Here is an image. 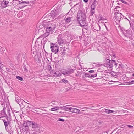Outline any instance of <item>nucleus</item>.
<instances>
[{
	"instance_id": "nucleus-1",
	"label": "nucleus",
	"mask_w": 134,
	"mask_h": 134,
	"mask_svg": "<svg viewBox=\"0 0 134 134\" xmlns=\"http://www.w3.org/2000/svg\"><path fill=\"white\" fill-rule=\"evenodd\" d=\"M59 15L57 12L55 10H53L51 11L50 13L44 15L43 17L45 20H48L50 21H53L54 18L57 17Z\"/></svg>"
},
{
	"instance_id": "nucleus-2",
	"label": "nucleus",
	"mask_w": 134,
	"mask_h": 134,
	"mask_svg": "<svg viewBox=\"0 0 134 134\" xmlns=\"http://www.w3.org/2000/svg\"><path fill=\"white\" fill-rule=\"evenodd\" d=\"M45 27L46 29V32L49 34H52L54 31L56 27V25L54 23H48L45 26Z\"/></svg>"
},
{
	"instance_id": "nucleus-3",
	"label": "nucleus",
	"mask_w": 134,
	"mask_h": 134,
	"mask_svg": "<svg viewBox=\"0 0 134 134\" xmlns=\"http://www.w3.org/2000/svg\"><path fill=\"white\" fill-rule=\"evenodd\" d=\"M117 64L115 61L113 60H111L107 59L106 60L105 63L104 64V66L107 67V68H111L114 65L115 67H116Z\"/></svg>"
},
{
	"instance_id": "nucleus-4",
	"label": "nucleus",
	"mask_w": 134,
	"mask_h": 134,
	"mask_svg": "<svg viewBox=\"0 0 134 134\" xmlns=\"http://www.w3.org/2000/svg\"><path fill=\"white\" fill-rule=\"evenodd\" d=\"M50 48L51 51L54 53L55 54L57 53L59 51V47L57 44L52 43L51 44Z\"/></svg>"
},
{
	"instance_id": "nucleus-5",
	"label": "nucleus",
	"mask_w": 134,
	"mask_h": 134,
	"mask_svg": "<svg viewBox=\"0 0 134 134\" xmlns=\"http://www.w3.org/2000/svg\"><path fill=\"white\" fill-rule=\"evenodd\" d=\"M115 20L117 24H119L120 23L121 20L123 19V15L121 13L115 12L114 13Z\"/></svg>"
},
{
	"instance_id": "nucleus-6",
	"label": "nucleus",
	"mask_w": 134,
	"mask_h": 134,
	"mask_svg": "<svg viewBox=\"0 0 134 134\" xmlns=\"http://www.w3.org/2000/svg\"><path fill=\"white\" fill-rule=\"evenodd\" d=\"M77 21H79V19H86V17L85 13L81 10H79L77 14Z\"/></svg>"
},
{
	"instance_id": "nucleus-7",
	"label": "nucleus",
	"mask_w": 134,
	"mask_h": 134,
	"mask_svg": "<svg viewBox=\"0 0 134 134\" xmlns=\"http://www.w3.org/2000/svg\"><path fill=\"white\" fill-rule=\"evenodd\" d=\"M0 7L2 8H4L9 5V4L10 2L8 0H4L2 2H1Z\"/></svg>"
},
{
	"instance_id": "nucleus-8",
	"label": "nucleus",
	"mask_w": 134,
	"mask_h": 134,
	"mask_svg": "<svg viewBox=\"0 0 134 134\" xmlns=\"http://www.w3.org/2000/svg\"><path fill=\"white\" fill-rule=\"evenodd\" d=\"M62 35H59L57 38L58 40L56 43L57 44H58L59 45H62L64 43V41L63 40L62 38H61Z\"/></svg>"
},
{
	"instance_id": "nucleus-9",
	"label": "nucleus",
	"mask_w": 134,
	"mask_h": 134,
	"mask_svg": "<svg viewBox=\"0 0 134 134\" xmlns=\"http://www.w3.org/2000/svg\"><path fill=\"white\" fill-rule=\"evenodd\" d=\"M74 69H68L64 71L63 74L66 76H68L74 72Z\"/></svg>"
},
{
	"instance_id": "nucleus-10",
	"label": "nucleus",
	"mask_w": 134,
	"mask_h": 134,
	"mask_svg": "<svg viewBox=\"0 0 134 134\" xmlns=\"http://www.w3.org/2000/svg\"><path fill=\"white\" fill-rule=\"evenodd\" d=\"M53 76L57 77H59L61 75V74L59 71H51V74Z\"/></svg>"
},
{
	"instance_id": "nucleus-11",
	"label": "nucleus",
	"mask_w": 134,
	"mask_h": 134,
	"mask_svg": "<svg viewBox=\"0 0 134 134\" xmlns=\"http://www.w3.org/2000/svg\"><path fill=\"white\" fill-rule=\"evenodd\" d=\"M133 32L131 29H129L126 31L125 36L129 37H131L133 34Z\"/></svg>"
},
{
	"instance_id": "nucleus-12",
	"label": "nucleus",
	"mask_w": 134,
	"mask_h": 134,
	"mask_svg": "<svg viewBox=\"0 0 134 134\" xmlns=\"http://www.w3.org/2000/svg\"><path fill=\"white\" fill-rule=\"evenodd\" d=\"M103 111L104 112H105L106 113L109 114L114 112H115V113H117L118 110L115 111L110 109H104L103 110Z\"/></svg>"
},
{
	"instance_id": "nucleus-13",
	"label": "nucleus",
	"mask_w": 134,
	"mask_h": 134,
	"mask_svg": "<svg viewBox=\"0 0 134 134\" xmlns=\"http://www.w3.org/2000/svg\"><path fill=\"white\" fill-rule=\"evenodd\" d=\"M71 16H65L64 18V20L65 21V22L67 23H69L70 22L72 19V17Z\"/></svg>"
},
{
	"instance_id": "nucleus-14",
	"label": "nucleus",
	"mask_w": 134,
	"mask_h": 134,
	"mask_svg": "<svg viewBox=\"0 0 134 134\" xmlns=\"http://www.w3.org/2000/svg\"><path fill=\"white\" fill-rule=\"evenodd\" d=\"M79 21H78L79 24L81 26H86V23L85 22V19H79Z\"/></svg>"
},
{
	"instance_id": "nucleus-15",
	"label": "nucleus",
	"mask_w": 134,
	"mask_h": 134,
	"mask_svg": "<svg viewBox=\"0 0 134 134\" xmlns=\"http://www.w3.org/2000/svg\"><path fill=\"white\" fill-rule=\"evenodd\" d=\"M49 35V34L46 32V33L43 34V35H41L40 36L38 39H40L41 40L43 39L44 38H46L47 36H48Z\"/></svg>"
},
{
	"instance_id": "nucleus-16",
	"label": "nucleus",
	"mask_w": 134,
	"mask_h": 134,
	"mask_svg": "<svg viewBox=\"0 0 134 134\" xmlns=\"http://www.w3.org/2000/svg\"><path fill=\"white\" fill-rule=\"evenodd\" d=\"M15 101H16L19 105L20 106L19 103L21 101V99L20 97L17 95H15Z\"/></svg>"
},
{
	"instance_id": "nucleus-17",
	"label": "nucleus",
	"mask_w": 134,
	"mask_h": 134,
	"mask_svg": "<svg viewBox=\"0 0 134 134\" xmlns=\"http://www.w3.org/2000/svg\"><path fill=\"white\" fill-rule=\"evenodd\" d=\"M71 112L79 114L80 113V111L76 108H72Z\"/></svg>"
},
{
	"instance_id": "nucleus-18",
	"label": "nucleus",
	"mask_w": 134,
	"mask_h": 134,
	"mask_svg": "<svg viewBox=\"0 0 134 134\" xmlns=\"http://www.w3.org/2000/svg\"><path fill=\"white\" fill-rule=\"evenodd\" d=\"M32 125L31 126L32 127V129L31 130L32 131H33L35 130V129L37 127V124L32 122V123L31 124Z\"/></svg>"
},
{
	"instance_id": "nucleus-19",
	"label": "nucleus",
	"mask_w": 134,
	"mask_h": 134,
	"mask_svg": "<svg viewBox=\"0 0 134 134\" xmlns=\"http://www.w3.org/2000/svg\"><path fill=\"white\" fill-rule=\"evenodd\" d=\"M96 1L94 0L91 6V9H95V8L96 6Z\"/></svg>"
},
{
	"instance_id": "nucleus-20",
	"label": "nucleus",
	"mask_w": 134,
	"mask_h": 134,
	"mask_svg": "<svg viewBox=\"0 0 134 134\" xmlns=\"http://www.w3.org/2000/svg\"><path fill=\"white\" fill-rule=\"evenodd\" d=\"M3 121L4 122V125L5 129H6L7 127H8V125L9 124V122L8 121H6L5 120H3Z\"/></svg>"
},
{
	"instance_id": "nucleus-21",
	"label": "nucleus",
	"mask_w": 134,
	"mask_h": 134,
	"mask_svg": "<svg viewBox=\"0 0 134 134\" xmlns=\"http://www.w3.org/2000/svg\"><path fill=\"white\" fill-rule=\"evenodd\" d=\"M0 114L1 115H2V116L5 117L7 115L5 111H4V110H2Z\"/></svg>"
},
{
	"instance_id": "nucleus-22",
	"label": "nucleus",
	"mask_w": 134,
	"mask_h": 134,
	"mask_svg": "<svg viewBox=\"0 0 134 134\" xmlns=\"http://www.w3.org/2000/svg\"><path fill=\"white\" fill-rule=\"evenodd\" d=\"M95 9H91V10L90 11V16H92L93 14L95 13Z\"/></svg>"
},
{
	"instance_id": "nucleus-23",
	"label": "nucleus",
	"mask_w": 134,
	"mask_h": 134,
	"mask_svg": "<svg viewBox=\"0 0 134 134\" xmlns=\"http://www.w3.org/2000/svg\"><path fill=\"white\" fill-rule=\"evenodd\" d=\"M72 107L69 108L67 107L66 106L65 108V110H66V111H70V112H71V109H72Z\"/></svg>"
},
{
	"instance_id": "nucleus-24",
	"label": "nucleus",
	"mask_w": 134,
	"mask_h": 134,
	"mask_svg": "<svg viewBox=\"0 0 134 134\" xmlns=\"http://www.w3.org/2000/svg\"><path fill=\"white\" fill-rule=\"evenodd\" d=\"M7 115L9 116H10L11 110L10 108H8L7 110Z\"/></svg>"
},
{
	"instance_id": "nucleus-25",
	"label": "nucleus",
	"mask_w": 134,
	"mask_h": 134,
	"mask_svg": "<svg viewBox=\"0 0 134 134\" xmlns=\"http://www.w3.org/2000/svg\"><path fill=\"white\" fill-rule=\"evenodd\" d=\"M26 122L27 124V126H29L30 125H31V124L32 123V122L28 121H26Z\"/></svg>"
},
{
	"instance_id": "nucleus-26",
	"label": "nucleus",
	"mask_w": 134,
	"mask_h": 134,
	"mask_svg": "<svg viewBox=\"0 0 134 134\" xmlns=\"http://www.w3.org/2000/svg\"><path fill=\"white\" fill-rule=\"evenodd\" d=\"M48 68L49 70L50 71V73L51 74V71H53L52 69V67L50 65H49L48 66Z\"/></svg>"
},
{
	"instance_id": "nucleus-27",
	"label": "nucleus",
	"mask_w": 134,
	"mask_h": 134,
	"mask_svg": "<svg viewBox=\"0 0 134 134\" xmlns=\"http://www.w3.org/2000/svg\"><path fill=\"white\" fill-rule=\"evenodd\" d=\"M66 106H63L59 107V109H61L62 110H65Z\"/></svg>"
},
{
	"instance_id": "nucleus-28",
	"label": "nucleus",
	"mask_w": 134,
	"mask_h": 134,
	"mask_svg": "<svg viewBox=\"0 0 134 134\" xmlns=\"http://www.w3.org/2000/svg\"><path fill=\"white\" fill-rule=\"evenodd\" d=\"M62 82L64 83H66L67 82H68L67 80H66L65 79H63L62 80Z\"/></svg>"
},
{
	"instance_id": "nucleus-29",
	"label": "nucleus",
	"mask_w": 134,
	"mask_h": 134,
	"mask_svg": "<svg viewBox=\"0 0 134 134\" xmlns=\"http://www.w3.org/2000/svg\"><path fill=\"white\" fill-rule=\"evenodd\" d=\"M99 19L100 20H104V18L101 15H99L98 17Z\"/></svg>"
},
{
	"instance_id": "nucleus-30",
	"label": "nucleus",
	"mask_w": 134,
	"mask_h": 134,
	"mask_svg": "<svg viewBox=\"0 0 134 134\" xmlns=\"http://www.w3.org/2000/svg\"><path fill=\"white\" fill-rule=\"evenodd\" d=\"M16 77L17 79H18L22 81L23 80V78L21 77H20L19 76H17Z\"/></svg>"
},
{
	"instance_id": "nucleus-31",
	"label": "nucleus",
	"mask_w": 134,
	"mask_h": 134,
	"mask_svg": "<svg viewBox=\"0 0 134 134\" xmlns=\"http://www.w3.org/2000/svg\"><path fill=\"white\" fill-rule=\"evenodd\" d=\"M29 126H26L25 127V128H24V129L26 131V132H27L29 130Z\"/></svg>"
},
{
	"instance_id": "nucleus-32",
	"label": "nucleus",
	"mask_w": 134,
	"mask_h": 134,
	"mask_svg": "<svg viewBox=\"0 0 134 134\" xmlns=\"http://www.w3.org/2000/svg\"><path fill=\"white\" fill-rule=\"evenodd\" d=\"M23 126L24 127L27 126V124L26 123V121L24 122L23 123Z\"/></svg>"
},
{
	"instance_id": "nucleus-33",
	"label": "nucleus",
	"mask_w": 134,
	"mask_h": 134,
	"mask_svg": "<svg viewBox=\"0 0 134 134\" xmlns=\"http://www.w3.org/2000/svg\"><path fill=\"white\" fill-rule=\"evenodd\" d=\"M125 18L126 19H127L129 22V23H130V27L132 28L133 29V27H132V25H131V23L130 22V21H129V20L128 19H127L125 17V18Z\"/></svg>"
},
{
	"instance_id": "nucleus-34",
	"label": "nucleus",
	"mask_w": 134,
	"mask_h": 134,
	"mask_svg": "<svg viewBox=\"0 0 134 134\" xmlns=\"http://www.w3.org/2000/svg\"><path fill=\"white\" fill-rule=\"evenodd\" d=\"M91 77H92L94 78V77H96V76H97V74H94V75L92 74V75H91Z\"/></svg>"
},
{
	"instance_id": "nucleus-35",
	"label": "nucleus",
	"mask_w": 134,
	"mask_h": 134,
	"mask_svg": "<svg viewBox=\"0 0 134 134\" xmlns=\"http://www.w3.org/2000/svg\"><path fill=\"white\" fill-rule=\"evenodd\" d=\"M54 108L56 110L59 109V107L58 106H55L54 107Z\"/></svg>"
},
{
	"instance_id": "nucleus-36",
	"label": "nucleus",
	"mask_w": 134,
	"mask_h": 134,
	"mask_svg": "<svg viewBox=\"0 0 134 134\" xmlns=\"http://www.w3.org/2000/svg\"><path fill=\"white\" fill-rule=\"evenodd\" d=\"M120 1L122 2V3L125 4H126L127 3V2L125 1H124V0H119Z\"/></svg>"
},
{
	"instance_id": "nucleus-37",
	"label": "nucleus",
	"mask_w": 134,
	"mask_h": 134,
	"mask_svg": "<svg viewBox=\"0 0 134 134\" xmlns=\"http://www.w3.org/2000/svg\"><path fill=\"white\" fill-rule=\"evenodd\" d=\"M64 120L63 119H61V118H59L58 119V121H63V122H64Z\"/></svg>"
},
{
	"instance_id": "nucleus-38",
	"label": "nucleus",
	"mask_w": 134,
	"mask_h": 134,
	"mask_svg": "<svg viewBox=\"0 0 134 134\" xmlns=\"http://www.w3.org/2000/svg\"><path fill=\"white\" fill-rule=\"evenodd\" d=\"M117 78L116 77H115L114 78V80H115V81H114V82H118V80H117Z\"/></svg>"
},
{
	"instance_id": "nucleus-39",
	"label": "nucleus",
	"mask_w": 134,
	"mask_h": 134,
	"mask_svg": "<svg viewBox=\"0 0 134 134\" xmlns=\"http://www.w3.org/2000/svg\"><path fill=\"white\" fill-rule=\"evenodd\" d=\"M51 111H56V110L55 109V108H54V107L53 108H51Z\"/></svg>"
},
{
	"instance_id": "nucleus-40",
	"label": "nucleus",
	"mask_w": 134,
	"mask_h": 134,
	"mask_svg": "<svg viewBox=\"0 0 134 134\" xmlns=\"http://www.w3.org/2000/svg\"><path fill=\"white\" fill-rule=\"evenodd\" d=\"M127 126L128 127L131 129H132L133 128V127L132 126L130 125H128Z\"/></svg>"
},
{
	"instance_id": "nucleus-41",
	"label": "nucleus",
	"mask_w": 134,
	"mask_h": 134,
	"mask_svg": "<svg viewBox=\"0 0 134 134\" xmlns=\"http://www.w3.org/2000/svg\"><path fill=\"white\" fill-rule=\"evenodd\" d=\"M80 73L81 74H83V75H85L86 74V73H85V72L82 71H81V72H80Z\"/></svg>"
},
{
	"instance_id": "nucleus-42",
	"label": "nucleus",
	"mask_w": 134,
	"mask_h": 134,
	"mask_svg": "<svg viewBox=\"0 0 134 134\" xmlns=\"http://www.w3.org/2000/svg\"><path fill=\"white\" fill-rule=\"evenodd\" d=\"M129 82L131 83V84L134 83V80H133L130 82Z\"/></svg>"
},
{
	"instance_id": "nucleus-43",
	"label": "nucleus",
	"mask_w": 134,
	"mask_h": 134,
	"mask_svg": "<svg viewBox=\"0 0 134 134\" xmlns=\"http://www.w3.org/2000/svg\"><path fill=\"white\" fill-rule=\"evenodd\" d=\"M94 72V70H91L89 71V72L90 73H93Z\"/></svg>"
},
{
	"instance_id": "nucleus-44",
	"label": "nucleus",
	"mask_w": 134,
	"mask_h": 134,
	"mask_svg": "<svg viewBox=\"0 0 134 134\" xmlns=\"http://www.w3.org/2000/svg\"><path fill=\"white\" fill-rule=\"evenodd\" d=\"M88 73H86L85 75V76L86 77H88Z\"/></svg>"
},
{
	"instance_id": "nucleus-45",
	"label": "nucleus",
	"mask_w": 134,
	"mask_h": 134,
	"mask_svg": "<svg viewBox=\"0 0 134 134\" xmlns=\"http://www.w3.org/2000/svg\"><path fill=\"white\" fill-rule=\"evenodd\" d=\"M88 0H83V1L85 3H87L88 1Z\"/></svg>"
},
{
	"instance_id": "nucleus-46",
	"label": "nucleus",
	"mask_w": 134,
	"mask_h": 134,
	"mask_svg": "<svg viewBox=\"0 0 134 134\" xmlns=\"http://www.w3.org/2000/svg\"><path fill=\"white\" fill-rule=\"evenodd\" d=\"M2 110H4V111H5L6 108L4 106V107L3 108Z\"/></svg>"
},
{
	"instance_id": "nucleus-47",
	"label": "nucleus",
	"mask_w": 134,
	"mask_h": 134,
	"mask_svg": "<svg viewBox=\"0 0 134 134\" xmlns=\"http://www.w3.org/2000/svg\"><path fill=\"white\" fill-rule=\"evenodd\" d=\"M9 134H13L12 132V131H10Z\"/></svg>"
},
{
	"instance_id": "nucleus-48",
	"label": "nucleus",
	"mask_w": 134,
	"mask_h": 134,
	"mask_svg": "<svg viewBox=\"0 0 134 134\" xmlns=\"http://www.w3.org/2000/svg\"><path fill=\"white\" fill-rule=\"evenodd\" d=\"M91 75H89L88 74V77H91Z\"/></svg>"
},
{
	"instance_id": "nucleus-49",
	"label": "nucleus",
	"mask_w": 134,
	"mask_h": 134,
	"mask_svg": "<svg viewBox=\"0 0 134 134\" xmlns=\"http://www.w3.org/2000/svg\"><path fill=\"white\" fill-rule=\"evenodd\" d=\"M130 16H131L132 17L134 18V14H132L131 15V16L130 15Z\"/></svg>"
},
{
	"instance_id": "nucleus-50",
	"label": "nucleus",
	"mask_w": 134,
	"mask_h": 134,
	"mask_svg": "<svg viewBox=\"0 0 134 134\" xmlns=\"http://www.w3.org/2000/svg\"><path fill=\"white\" fill-rule=\"evenodd\" d=\"M27 108H28L29 109H31V108L29 106H27Z\"/></svg>"
},
{
	"instance_id": "nucleus-51",
	"label": "nucleus",
	"mask_w": 134,
	"mask_h": 134,
	"mask_svg": "<svg viewBox=\"0 0 134 134\" xmlns=\"http://www.w3.org/2000/svg\"><path fill=\"white\" fill-rule=\"evenodd\" d=\"M0 117H1V118L4 117V116H2V115H1V114H0Z\"/></svg>"
},
{
	"instance_id": "nucleus-52",
	"label": "nucleus",
	"mask_w": 134,
	"mask_h": 134,
	"mask_svg": "<svg viewBox=\"0 0 134 134\" xmlns=\"http://www.w3.org/2000/svg\"><path fill=\"white\" fill-rule=\"evenodd\" d=\"M120 67H121V65L120 64L119 65V68Z\"/></svg>"
},
{
	"instance_id": "nucleus-53",
	"label": "nucleus",
	"mask_w": 134,
	"mask_h": 134,
	"mask_svg": "<svg viewBox=\"0 0 134 134\" xmlns=\"http://www.w3.org/2000/svg\"><path fill=\"white\" fill-rule=\"evenodd\" d=\"M101 51L103 52H104V49H103V50H102Z\"/></svg>"
},
{
	"instance_id": "nucleus-54",
	"label": "nucleus",
	"mask_w": 134,
	"mask_h": 134,
	"mask_svg": "<svg viewBox=\"0 0 134 134\" xmlns=\"http://www.w3.org/2000/svg\"><path fill=\"white\" fill-rule=\"evenodd\" d=\"M79 76V75H78V74H76V76Z\"/></svg>"
},
{
	"instance_id": "nucleus-55",
	"label": "nucleus",
	"mask_w": 134,
	"mask_h": 134,
	"mask_svg": "<svg viewBox=\"0 0 134 134\" xmlns=\"http://www.w3.org/2000/svg\"><path fill=\"white\" fill-rule=\"evenodd\" d=\"M132 75L134 77V73H133L132 74Z\"/></svg>"
},
{
	"instance_id": "nucleus-56",
	"label": "nucleus",
	"mask_w": 134,
	"mask_h": 134,
	"mask_svg": "<svg viewBox=\"0 0 134 134\" xmlns=\"http://www.w3.org/2000/svg\"><path fill=\"white\" fill-rule=\"evenodd\" d=\"M97 26L98 27H100V26H99V25H97ZM99 29H100V28H99Z\"/></svg>"
},
{
	"instance_id": "nucleus-57",
	"label": "nucleus",
	"mask_w": 134,
	"mask_h": 134,
	"mask_svg": "<svg viewBox=\"0 0 134 134\" xmlns=\"http://www.w3.org/2000/svg\"><path fill=\"white\" fill-rule=\"evenodd\" d=\"M24 2L26 3H28V2Z\"/></svg>"
},
{
	"instance_id": "nucleus-58",
	"label": "nucleus",
	"mask_w": 134,
	"mask_h": 134,
	"mask_svg": "<svg viewBox=\"0 0 134 134\" xmlns=\"http://www.w3.org/2000/svg\"><path fill=\"white\" fill-rule=\"evenodd\" d=\"M24 69H25V70H27V69H26V67H25Z\"/></svg>"
},
{
	"instance_id": "nucleus-59",
	"label": "nucleus",
	"mask_w": 134,
	"mask_h": 134,
	"mask_svg": "<svg viewBox=\"0 0 134 134\" xmlns=\"http://www.w3.org/2000/svg\"><path fill=\"white\" fill-rule=\"evenodd\" d=\"M52 104H54V105H55V104L54 103H53Z\"/></svg>"
},
{
	"instance_id": "nucleus-60",
	"label": "nucleus",
	"mask_w": 134,
	"mask_h": 134,
	"mask_svg": "<svg viewBox=\"0 0 134 134\" xmlns=\"http://www.w3.org/2000/svg\"><path fill=\"white\" fill-rule=\"evenodd\" d=\"M27 103L28 104H30L29 103Z\"/></svg>"
},
{
	"instance_id": "nucleus-61",
	"label": "nucleus",
	"mask_w": 134,
	"mask_h": 134,
	"mask_svg": "<svg viewBox=\"0 0 134 134\" xmlns=\"http://www.w3.org/2000/svg\"><path fill=\"white\" fill-rule=\"evenodd\" d=\"M60 113H62V112H60Z\"/></svg>"
},
{
	"instance_id": "nucleus-62",
	"label": "nucleus",
	"mask_w": 134,
	"mask_h": 134,
	"mask_svg": "<svg viewBox=\"0 0 134 134\" xmlns=\"http://www.w3.org/2000/svg\"><path fill=\"white\" fill-rule=\"evenodd\" d=\"M1 117H0V119H1Z\"/></svg>"
},
{
	"instance_id": "nucleus-63",
	"label": "nucleus",
	"mask_w": 134,
	"mask_h": 134,
	"mask_svg": "<svg viewBox=\"0 0 134 134\" xmlns=\"http://www.w3.org/2000/svg\"><path fill=\"white\" fill-rule=\"evenodd\" d=\"M1 117H0V119H1Z\"/></svg>"
}]
</instances>
